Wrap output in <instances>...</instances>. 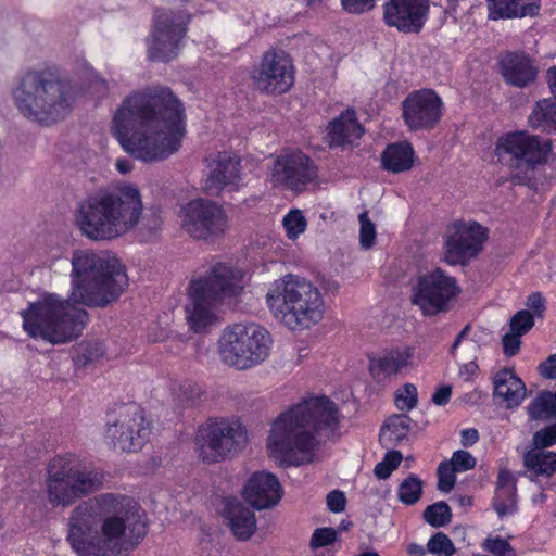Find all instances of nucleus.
I'll return each mask as SVG.
<instances>
[{"instance_id": "obj_37", "label": "nucleus", "mask_w": 556, "mask_h": 556, "mask_svg": "<svg viewBox=\"0 0 556 556\" xmlns=\"http://www.w3.org/2000/svg\"><path fill=\"white\" fill-rule=\"evenodd\" d=\"M174 409L179 414L186 408L194 407L201 397V388L193 381L184 380L173 383Z\"/></svg>"}, {"instance_id": "obj_43", "label": "nucleus", "mask_w": 556, "mask_h": 556, "mask_svg": "<svg viewBox=\"0 0 556 556\" xmlns=\"http://www.w3.org/2000/svg\"><path fill=\"white\" fill-rule=\"evenodd\" d=\"M283 228L289 239H295L304 232L307 223L300 210H291L282 219Z\"/></svg>"}, {"instance_id": "obj_34", "label": "nucleus", "mask_w": 556, "mask_h": 556, "mask_svg": "<svg viewBox=\"0 0 556 556\" xmlns=\"http://www.w3.org/2000/svg\"><path fill=\"white\" fill-rule=\"evenodd\" d=\"M383 167L392 173H401L412 168L414 149L407 142L389 144L382 153Z\"/></svg>"}, {"instance_id": "obj_61", "label": "nucleus", "mask_w": 556, "mask_h": 556, "mask_svg": "<svg viewBox=\"0 0 556 556\" xmlns=\"http://www.w3.org/2000/svg\"><path fill=\"white\" fill-rule=\"evenodd\" d=\"M478 365L475 362H468L459 368V375L463 376L465 380L469 381L476 375Z\"/></svg>"}, {"instance_id": "obj_46", "label": "nucleus", "mask_w": 556, "mask_h": 556, "mask_svg": "<svg viewBox=\"0 0 556 556\" xmlns=\"http://www.w3.org/2000/svg\"><path fill=\"white\" fill-rule=\"evenodd\" d=\"M555 444L556 422L538 430L532 437V450L543 451L544 448L554 446Z\"/></svg>"}, {"instance_id": "obj_20", "label": "nucleus", "mask_w": 556, "mask_h": 556, "mask_svg": "<svg viewBox=\"0 0 556 556\" xmlns=\"http://www.w3.org/2000/svg\"><path fill=\"white\" fill-rule=\"evenodd\" d=\"M486 229L478 223H456L445 241L444 258L450 265L465 264L475 257L486 240Z\"/></svg>"}, {"instance_id": "obj_17", "label": "nucleus", "mask_w": 556, "mask_h": 556, "mask_svg": "<svg viewBox=\"0 0 556 556\" xmlns=\"http://www.w3.org/2000/svg\"><path fill=\"white\" fill-rule=\"evenodd\" d=\"M150 434L149 424L144 425L142 410L130 405L125 407L114 420L108 421L106 443L121 452H135L141 448Z\"/></svg>"}, {"instance_id": "obj_28", "label": "nucleus", "mask_w": 556, "mask_h": 556, "mask_svg": "<svg viewBox=\"0 0 556 556\" xmlns=\"http://www.w3.org/2000/svg\"><path fill=\"white\" fill-rule=\"evenodd\" d=\"M502 74L506 83L523 88L536 77V68L525 54L507 53L501 60Z\"/></svg>"}, {"instance_id": "obj_64", "label": "nucleus", "mask_w": 556, "mask_h": 556, "mask_svg": "<svg viewBox=\"0 0 556 556\" xmlns=\"http://www.w3.org/2000/svg\"><path fill=\"white\" fill-rule=\"evenodd\" d=\"M546 79L551 88L552 93L556 97V66L551 67L546 72Z\"/></svg>"}, {"instance_id": "obj_16", "label": "nucleus", "mask_w": 556, "mask_h": 556, "mask_svg": "<svg viewBox=\"0 0 556 556\" xmlns=\"http://www.w3.org/2000/svg\"><path fill=\"white\" fill-rule=\"evenodd\" d=\"M456 280L442 269L435 268L418 277L413 287L412 302L425 315H435L445 311L448 302L457 294Z\"/></svg>"}, {"instance_id": "obj_40", "label": "nucleus", "mask_w": 556, "mask_h": 556, "mask_svg": "<svg viewBox=\"0 0 556 556\" xmlns=\"http://www.w3.org/2000/svg\"><path fill=\"white\" fill-rule=\"evenodd\" d=\"M424 482L414 473L404 479L397 489L399 500L406 505L416 504L422 493Z\"/></svg>"}, {"instance_id": "obj_63", "label": "nucleus", "mask_w": 556, "mask_h": 556, "mask_svg": "<svg viewBox=\"0 0 556 556\" xmlns=\"http://www.w3.org/2000/svg\"><path fill=\"white\" fill-rule=\"evenodd\" d=\"M384 462H387L391 468L396 469L397 466L401 464L402 460V454L399 451H389L384 458Z\"/></svg>"}, {"instance_id": "obj_23", "label": "nucleus", "mask_w": 556, "mask_h": 556, "mask_svg": "<svg viewBox=\"0 0 556 556\" xmlns=\"http://www.w3.org/2000/svg\"><path fill=\"white\" fill-rule=\"evenodd\" d=\"M428 0H386L383 18L403 33H419L428 14Z\"/></svg>"}, {"instance_id": "obj_8", "label": "nucleus", "mask_w": 556, "mask_h": 556, "mask_svg": "<svg viewBox=\"0 0 556 556\" xmlns=\"http://www.w3.org/2000/svg\"><path fill=\"white\" fill-rule=\"evenodd\" d=\"M25 331L52 344H64L80 336L87 313L54 294L31 303L22 313Z\"/></svg>"}, {"instance_id": "obj_32", "label": "nucleus", "mask_w": 556, "mask_h": 556, "mask_svg": "<svg viewBox=\"0 0 556 556\" xmlns=\"http://www.w3.org/2000/svg\"><path fill=\"white\" fill-rule=\"evenodd\" d=\"M527 471L523 473L531 482L539 477L551 478L556 472V453L551 451L529 450L522 456Z\"/></svg>"}, {"instance_id": "obj_12", "label": "nucleus", "mask_w": 556, "mask_h": 556, "mask_svg": "<svg viewBox=\"0 0 556 556\" xmlns=\"http://www.w3.org/2000/svg\"><path fill=\"white\" fill-rule=\"evenodd\" d=\"M244 427L235 420L210 419L200 426L195 445L203 462L212 464L232 457L247 444Z\"/></svg>"}, {"instance_id": "obj_27", "label": "nucleus", "mask_w": 556, "mask_h": 556, "mask_svg": "<svg viewBox=\"0 0 556 556\" xmlns=\"http://www.w3.org/2000/svg\"><path fill=\"white\" fill-rule=\"evenodd\" d=\"M223 516L236 539L247 541L255 532L254 513L238 498L226 497L224 500Z\"/></svg>"}, {"instance_id": "obj_4", "label": "nucleus", "mask_w": 556, "mask_h": 556, "mask_svg": "<svg viewBox=\"0 0 556 556\" xmlns=\"http://www.w3.org/2000/svg\"><path fill=\"white\" fill-rule=\"evenodd\" d=\"M80 88L55 66L24 72L12 90L15 108L26 119L51 125L71 112Z\"/></svg>"}, {"instance_id": "obj_56", "label": "nucleus", "mask_w": 556, "mask_h": 556, "mask_svg": "<svg viewBox=\"0 0 556 556\" xmlns=\"http://www.w3.org/2000/svg\"><path fill=\"white\" fill-rule=\"evenodd\" d=\"M521 336H517L516 332L510 331L503 336V349L506 356H514L518 353L520 348V338Z\"/></svg>"}, {"instance_id": "obj_58", "label": "nucleus", "mask_w": 556, "mask_h": 556, "mask_svg": "<svg viewBox=\"0 0 556 556\" xmlns=\"http://www.w3.org/2000/svg\"><path fill=\"white\" fill-rule=\"evenodd\" d=\"M541 376L547 379L556 378V354H553L547 357V359L542 363L539 367Z\"/></svg>"}, {"instance_id": "obj_10", "label": "nucleus", "mask_w": 556, "mask_h": 556, "mask_svg": "<svg viewBox=\"0 0 556 556\" xmlns=\"http://www.w3.org/2000/svg\"><path fill=\"white\" fill-rule=\"evenodd\" d=\"M218 344L225 364L247 369L267 358L271 338L269 332L257 324H236L224 331Z\"/></svg>"}, {"instance_id": "obj_47", "label": "nucleus", "mask_w": 556, "mask_h": 556, "mask_svg": "<svg viewBox=\"0 0 556 556\" xmlns=\"http://www.w3.org/2000/svg\"><path fill=\"white\" fill-rule=\"evenodd\" d=\"M482 548L494 556H515V549L507 540L500 536H489L482 543Z\"/></svg>"}, {"instance_id": "obj_44", "label": "nucleus", "mask_w": 556, "mask_h": 556, "mask_svg": "<svg viewBox=\"0 0 556 556\" xmlns=\"http://www.w3.org/2000/svg\"><path fill=\"white\" fill-rule=\"evenodd\" d=\"M429 553L435 556H452L455 547L451 539L443 532L432 535L427 544Z\"/></svg>"}, {"instance_id": "obj_7", "label": "nucleus", "mask_w": 556, "mask_h": 556, "mask_svg": "<svg viewBox=\"0 0 556 556\" xmlns=\"http://www.w3.org/2000/svg\"><path fill=\"white\" fill-rule=\"evenodd\" d=\"M242 288V274L226 264H217L205 276L192 279L185 306L190 329L206 331L216 321L225 299L237 296Z\"/></svg>"}, {"instance_id": "obj_49", "label": "nucleus", "mask_w": 556, "mask_h": 556, "mask_svg": "<svg viewBox=\"0 0 556 556\" xmlns=\"http://www.w3.org/2000/svg\"><path fill=\"white\" fill-rule=\"evenodd\" d=\"M455 472L454 467L448 462H442L437 470L438 473V489L441 492H450L455 485Z\"/></svg>"}, {"instance_id": "obj_21", "label": "nucleus", "mask_w": 556, "mask_h": 556, "mask_svg": "<svg viewBox=\"0 0 556 556\" xmlns=\"http://www.w3.org/2000/svg\"><path fill=\"white\" fill-rule=\"evenodd\" d=\"M343 420L344 415L338 403L327 395H315V453L325 452L340 441Z\"/></svg>"}, {"instance_id": "obj_51", "label": "nucleus", "mask_w": 556, "mask_h": 556, "mask_svg": "<svg viewBox=\"0 0 556 556\" xmlns=\"http://www.w3.org/2000/svg\"><path fill=\"white\" fill-rule=\"evenodd\" d=\"M339 541V530L331 527H323L315 529V549L323 547H334V543Z\"/></svg>"}, {"instance_id": "obj_14", "label": "nucleus", "mask_w": 556, "mask_h": 556, "mask_svg": "<svg viewBox=\"0 0 556 556\" xmlns=\"http://www.w3.org/2000/svg\"><path fill=\"white\" fill-rule=\"evenodd\" d=\"M190 15L157 8L153 14V28L147 38L148 56L152 61L167 62L177 56L186 23Z\"/></svg>"}, {"instance_id": "obj_38", "label": "nucleus", "mask_w": 556, "mask_h": 556, "mask_svg": "<svg viewBox=\"0 0 556 556\" xmlns=\"http://www.w3.org/2000/svg\"><path fill=\"white\" fill-rule=\"evenodd\" d=\"M529 417L533 420L547 421L556 418V399L549 391L540 392L527 407Z\"/></svg>"}, {"instance_id": "obj_15", "label": "nucleus", "mask_w": 556, "mask_h": 556, "mask_svg": "<svg viewBox=\"0 0 556 556\" xmlns=\"http://www.w3.org/2000/svg\"><path fill=\"white\" fill-rule=\"evenodd\" d=\"M551 150V142L526 131L510 132L497 139V161L509 168L533 169L544 163Z\"/></svg>"}, {"instance_id": "obj_5", "label": "nucleus", "mask_w": 556, "mask_h": 556, "mask_svg": "<svg viewBox=\"0 0 556 556\" xmlns=\"http://www.w3.org/2000/svg\"><path fill=\"white\" fill-rule=\"evenodd\" d=\"M71 300L90 307H103L115 301L128 285L118 260L90 250H76L72 255Z\"/></svg>"}, {"instance_id": "obj_18", "label": "nucleus", "mask_w": 556, "mask_h": 556, "mask_svg": "<svg viewBox=\"0 0 556 556\" xmlns=\"http://www.w3.org/2000/svg\"><path fill=\"white\" fill-rule=\"evenodd\" d=\"M405 125L414 131L433 129L443 110L441 98L430 89L409 93L402 102Z\"/></svg>"}, {"instance_id": "obj_36", "label": "nucleus", "mask_w": 556, "mask_h": 556, "mask_svg": "<svg viewBox=\"0 0 556 556\" xmlns=\"http://www.w3.org/2000/svg\"><path fill=\"white\" fill-rule=\"evenodd\" d=\"M410 421L412 419L405 414H397L388 418L380 430V443L388 447L405 439L410 428Z\"/></svg>"}, {"instance_id": "obj_53", "label": "nucleus", "mask_w": 556, "mask_h": 556, "mask_svg": "<svg viewBox=\"0 0 556 556\" xmlns=\"http://www.w3.org/2000/svg\"><path fill=\"white\" fill-rule=\"evenodd\" d=\"M457 472L467 471L476 466V458L467 451H456L448 462Z\"/></svg>"}, {"instance_id": "obj_57", "label": "nucleus", "mask_w": 556, "mask_h": 556, "mask_svg": "<svg viewBox=\"0 0 556 556\" xmlns=\"http://www.w3.org/2000/svg\"><path fill=\"white\" fill-rule=\"evenodd\" d=\"M527 306L538 316H542L546 308L545 299L540 292L531 293L527 299Z\"/></svg>"}, {"instance_id": "obj_31", "label": "nucleus", "mask_w": 556, "mask_h": 556, "mask_svg": "<svg viewBox=\"0 0 556 556\" xmlns=\"http://www.w3.org/2000/svg\"><path fill=\"white\" fill-rule=\"evenodd\" d=\"M486 4L492 20L534 16L540 9V0H486Z\"/></svg>"}, {"instance_id": "obj_30", "label": "nucleus", "mask_w": 556, "mask_h": 556, "mask_svg": "<svg viewBox=\"0 0 556 556\" xmlns=\"http://www.w3.org/2000/svg\"><path fill=\"white\" fill-rule=\"evenodd\" d=\"M494 396L506 407L518 406L526 395V386L511 369L504 368L496 372L493 379Z\"/></svg>"}, {"instance_id": "obj_1", "label": "nucleus", "mask_w": 556, "mask_h": 556, "mask_svg": "<svg viewBox=\"0 0 556 556\" xmlns=\"http://www.w3.org/2000/svg\"><path fill=\"white\" fill-rule=\"evenodd\" d=\"M112 123L123 149L143 162H159L177 152L186 132L182 103L162 86L126 97Z\"/></svg>"}, {"instance_id": "obj_2", "label": "nucleus", "mask_w": 556, "mask_h": 556, "mask_svg": "<svg viewBox=\"0 0 556 556\" xmlns=\"http://www.w3.org/2000/svg\"><path fill=\"white\" fill-rule=\"evenodd\" d=\"M68 527L67 540L78 556H124L148 531L137 503L111 493L80 503Z\"/></svg>"}, {"instance_id": "obj_60", "label": "nucleus", "mask_w": 556, "mask_h": 556, "mask_svg": "<svg viewBox=\"0 0 556 556\" xmlns=\"http://www.w3.org/2000/svg\"><path fill=\"white\" fill-rule=\"evenodd\" d=\"M479 440V432L475 428L464 429L462 431V444L464 446H471Z\"/></svg>"}, {"instance_id": "obj_35", "label": "nucleus", "mask_w": 556, "mask_h": 556, "mask_svg": "<svg viewBox=\"0 0 556 556\" xmlns=\"http://www.w3.org/2000/svg\"><path fill=\"white\" fill-rule=\"evenodd\" d=\"M529 124L532 128L546 132L556 131V101L553 99L538 101L529 115Z\"/></svg>"}, {"instance_id": "obj_50", "label": "nucleus", "mask_w": 556, "mask_h": 556, "mask_svg": "<svg viewBox=\"0 0 556 556\" xmlns=\"http://www.w3.org/2000/svg\"><path fill=\"white\" fill-rule=\"evenodd\" d=\"M534 325L533 315L526 309L519 311L510 319V331L517 336L527 333Z\"/></svg>"}, {"instance_id": "obj_9", "label": "nucleus", "mask_w": 556, "mask_h": 556, "mask_svg": "<svg viewBox=\"0 0 556 556\" xmlns=\"http://www.w3.org/2000/svg\"><path fill=\"white\" fill-rule=\"evenodd\" d=\"M311 292L312 285L304 278L287 275L273 283L266 300L277 319L292 331L302 332L313 324Z\"/></svg>"}, {"instance_id": "obj_45", "label": "nucleus", "mask_w": 556, "mask_h": 556, "mask_svg": "<svg viewBox=\"0 0 556 556\" xmlns=\"http://www.w3.org/2000/svg\"><path fill=\"white\" fill-rule=\"evenodd\" d=\"M315 283H318V288L315 287V317L318 315L319 317L323 316L325 309H326V304L325 302L319 299L320 296V291L319 289L325 293V294H328V293H336L338 288H339V285L334 281V280H331V279H327L325 277H317V279H315ZM317 320L315 319V323Z\"/></svg>"}, {"instance_id": "obj_62", "label": "nucleus", "mask_w": 556, "mask_h": 556, "mask_svg": "<svg viewBox=\"0 0 556 556\" xmlns=\"http://www.w3.org/2000/svg\"><path fill=\"white\" fill-rule=\"evenodd\" d=\"M392 471H393V468H391L390 465L384 460L378 463L374 470L375 475L379 479H387L391 475Z\"/></svg>"}, {"instance_id": "obj_19", "label": "nucleus", "mask_w": 556, "mask_h": 556, "mask_svg": "<svg viewBox=\"0 0 556 556\" xmlns=\"http://www.w3.org/2000/svg\"><path fill=\"white\" fill-rule=\"evenodd\" d=\"M254 86L266 93H282L293 85V65L282 50L269 51L263 56L258 70L253 75Z\"/></svg>"}, {"instance_id": "obj_33", "label": "nucleus", "mask_w": 556, "mask_h": 556, "mask_svg": "<svg viewBox=\"0 0 556 556\" xmlns=\"http://www.w3.org/2000/svg\"><path fill=\"white\" fill-rule=\"evenodd\" d=\"M412 356L410 349L391 351L387 355L371 361L370 372L374 377L396 375L409 365Z\"/></svg>"}, {"instance_id": "obj_22", "label": "nucleus", "mask_w": 556, "mask_h": 556, "mask_svg": "<svg viewBox=\"0 0 556 556\" xmlns=\"http://www.w3.org/2000/svg\"><path fill=\"white\" fill-rule=\"evenodd\" d=\"M208 175L204 182V191L217 197L224 190L236 191L241 182V162L238 155L219 152L208 163Z\"/></svg>"}, {"instance_id": "obj_25", "label": "nucleus", "mask_w": 556, "mask_h": 556, "mask_svg": "<svg viewBox=\"0 0 556 556\" xmlns=\"http://www.w3.org/2000/svg\"><path fill=\"white\" fill-rule=\"evenodd\" d=\"M364 132L365 129L358 123L355 111L348 109L328 123L324 142L330 149L352 150L359 146Z\"/></svg>"}, {"instance_id": "obj_26", "label": "nucleus", "mask_w": 556, "mask_h": 556, "mask_svg": "<svg viewBox=\"0 0 556 556\" xmlns=\"http://www.w3.org/2000/svg\"><path fill=\"white\" fill-rule=\"evenodd\" d=\"M245 501L256 509L270 508L278 504L282 495L281 485L273 473L255 472L244 486Z\"/></svg>"}, {"instance_id": "obj_3", "label": "nucleus", "mask_w": 556, "mask_h": 556, "mask_svg": "<svg viewBox=\"0 0 556 556\" xmlns=\"http://www.w3.org/2000/svg\"><path fill=\"white\" fill-rule=\"evenodd\" d=\"M143 204L138 188L122 185L100 190L81 201L76 212V225L91 240H111L132 230L141 220V228L154 235L163 223L159 208L142 215Z\"/></svg>"}, {"instance_id": "obj_13", "label": "nucleus", "mask_w": 556, "mask_h": 556, "mask_svg": "<svg viewBox=\"0 0 556 556\" xmlns=\"http://www.w3.org/2000/svg\"><path fill=\"white\" fill-rule=\"evenodd\" d=\"M180 228L194 240L208 241L222 237L228 228V217L222 205L198 198L182 205Z\"/></svg>"}, {"instance_id": "obj_48", "label": "nucleus", "mask_w": 556, "mask_h": 556, "mask_svg": "<svg viewBox=\"0 0 556 556\" xmlns=\"http://www.w3.org/2000/svg\"><path fill=\"white\" fill-rule=\"evenodd\" d=\"M417 388L412 383H406L396 392L395 403L400 410H410L417 404Z\"/></svg>"}, {"instance_id": "obj_24", "label": "nucleus", "mask_w": 556, "mask_h": 556, "mask_svg": "<svg viewBox=\"0 0 556 556\" xmlns=\"http://www.w3.org/2000/svg\"><path fill=\"white\" fill-rule=\"evenodd\" d=\"M308 166L309 159L301 151L282 154L274 163L273 182L300 192L309 181Z\"/></svg>"}, {"instance_id": "obj_59", "label": "nucleus", "mask_w": 556, "mask_h": 556, "mask_svg": "<svg viewBox=\"0 0 556 556\" xmlns=\"http://www.w3.org/2000/svg\"><path fill=\"white\" fill-rule=\"evenodd\" d=\"M451 395L452 388L450 386H443L433 393L432 402L439 406L445 405L450 401Z\"/></svg>"}, {"instance_id": "obj_39", "label": "nucleus", "mask_w": 556, "mask_h": 556, "mask_svg": "<svg viewBox=\"0 0 556 556\" xmlns=\"http://www.w3.org/2000/svg\"><path fill=\"white\" fill-rule=\"evenodd\" d=\"M81 77L86 81L87 87L100 97L108 96L110 91L117 85L115 80L109 81L104 79L87 63L83 64Z\"/></svg>"}, {"instance_id": "obj_55", "label": "nucleus", "mask_w": 556, "mask_h": 556, "mask_svg": "<svg viewBox=\"0 0 556 556\" xmlns=\"http://www.w3.org/2000/svg\"><path fill=\"white\" fill-rule=\"evenodd\" d=\"M327 508L334 514L342 513L346 506V497L344 492L332 490L326 496Z\"/></svg>"}, {"instance_id": "obj_11", "label": "nucleus", "mask_w": 556, "mask_h": 556, "mask_svg": "<svg viewBox=\"0 0 556 556\" xmlns=\"http://www.w3.org/2000/svg\"><path fill=\"white\" fill-rule=\"evenodd\" d=\"M99 479L75 457H55L48 466L46 489L52 506H68L93 491Z\"/></svg>"}, {"instance_id": "obj_41", "label": "nucleus", "mask_w": 556, "mask_h": 556, "mask_svg": "<svg viewBox=\"0 0 556 556\" xmlns=\"http://www.w3.org/2000/svg\"><path fill=\"white\" fill-rule=\"evenodd\" d=\"M424 518L432 527L440 528L451 522L452 511L450 506L441 501L429 505L424 511Z\"/></svg>"}, {"instance_id": "obj_29", "label": "nucleus", "mask_w": 556, "mask_h": 556, "mask_svg": "<svg viewBox=\"0 0 556 556\" xmlns=\"http://www.w3.org/2000/svg\"><path fill=\"white\" fill-rule=\"evenodd\" d=\"M492 506L500 518L517 510V480L506 468L498 471Z\"/></svg>"}, {"instance_id": "obj_54", "label": "nucleus", "mask_w": 556, "mask_h": 556, "mask_svg": "<svg viewBox=\"0 0 556 556\" xmlns=\"http://www.w3.org/2000/svg\"><path fill=\"white\" fill-rule=\"evenodd\" d=\"M344 11L361 14L372 10L377 0H340Z\"/></svg>"}, {"instance_id": "obj_6", "label": "nucleus", "mask_w": 556, "mask_h": 556, "mask_svg": "<svg viewBox=\"0 0 556 556\" xmlns=\"http://www.w3.org/2000/svg\"><path fill=\"white\" fill-rule=\"evenodd\" d=\"M266 447L269 455L283 467L312 462L313 397H305L273 420Z\"/></svg>"}, {"instance_id": "obj_42", "label": "nucleus", "mask_w": 556, "mask_h": 556, "mask_svg": "<svg viewBox=\"0 0 556 556\" xmlns=\"http://www.w3.org/2000/svg\"><path fill=\"white\" fill-rule=\"evenodd\" d=\"M359 222V244L362 249L369 250L374 247L377 231L376 225L370 220L368 212L364 211L358 216Z\"/></svg>"}, {"instance_id": "obj_52", "label": "nucleus", "mask_w": 556, "mask_h": 556, "mask_svg": "<svg viewBox=\"0 0 556 556\" xmlns=\"http://www.w3.org/2000/svg\"><path fill=\"white\" fill-rule=\"evenodd\" d=\"M104 354V346L101 342H88L80 345V355L78 361L84 365L92 363Z\"/></svg>"}]
</instances>
